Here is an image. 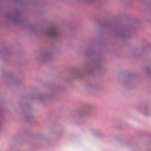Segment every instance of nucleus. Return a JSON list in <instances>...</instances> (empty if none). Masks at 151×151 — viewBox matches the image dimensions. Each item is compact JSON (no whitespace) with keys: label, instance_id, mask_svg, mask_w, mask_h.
<instances>
[{"label":"nucleus","instance_id":"f257e3e1","mask_svg":"<svg viewBox=\"0 0 151 151\" xmlns=\"http://www.w3.org/2000/svg\"><path fill=\"white\" fill-rule=\"evenodd\" d=\"M47 35L50 37H55L58 34V31L55 27H53L49 29L47 32Z\"/></svg>","mask_w":151,"mask_h":151}]
</instances>
